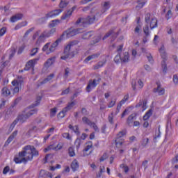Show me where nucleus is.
I'll return each instance as SVG.
<instances>
[{"label": "nucleus", "instance_id": "obj_1", "mask_svg": "<svg viewBox=\"0 0 178 178\" xmlns=\"http://www.w3.org/2000/svg\"><path fill=\"white\" fill-rule=\"evenodd\" d=\"M41 99V96L37 97L35 103L32 104L31 106L26 107L24 111H22V112L19 113L17 118L13 121V122L11 124V127H15V126L17 124L18 122H19V123L23 124L27 121V119H30V117L33 116V115H37L38 109L35 108V106H38L40 105Z\"/></svg>", "mask_w": 178, "mask_h": 178}, {"label": "nucleus", "instance_id": "obj_2", "mask_svg": "<svg viewBox=\"0 0 178 178\" xmlns=\"http://www.w3.org/2000/svg\"><path fill=\"white\" fill-rule=\"evenodd\" d=\"M38 155V152L35 150L34 147L27 145L24 147V151L19 152V157L14 159L15 163H26L27 161H31L33 156Z\"/></svg>", "mask_w": 178, "mask_h": 178}, {"label": "nucleus", "instance_id": "obj_3", "mask_svg": "<svg viewBox=\"0 0 178 178\" xmlns=\"http://www.w3.org/2000/svg\"><path fill=\"white\" fill-rule=\"evenodd\" d=\"M145 22L146 25L143 27V33L146 37H149L151 32H149V27L151 30L158 27V19L156 17H151L150 13H147L145 15Z\"/></svg>", "mask_w": 178, "mask_h": 178}, {"label": "nucleus", "instance_id": "obj_4", "mask_svg": "<svg viewBox=\"0 0 178 178\" xmlns=\"http://www.w3.org/2000/svg\"><path fill=\"white\" fill-rule=\"evenodd\" d=\"M159 52L163 59L161 61V67L163 69V72L166 73L168 72V65H166V60H168V55L166 54V49H165V46L163 44L159 49Z\"/></svg>", "mask_w": 178, "mask_h": 178}, {"label": "nucleus", "instance_id": "obj_5", "mask_svg": "<svg viewBox=\"0 0 178 178\" xmlns=\"http://www.w3.org/2000/svg\"><path fill=\"white\" fill-rule=\"evenodd\" d=\"M93 22H95V17H88V18H79L76 24L80 26V27H86V24H91Z\"/></svg>", "mask_w": 178, "mask_h": 178}, {"label": "nucleus", "instance_id": "obj_6", "mask_svg": "<svg viewBox=\"0 0 178 178\" xmlns=\"http://www.w3.org/2000/svg\"><path fill=\"white\" fill-rule=\"evenodd\" d=\"M73 47V43H70L65 47L64 49V55L61 56V59L65 60L67 59V58H73V51H72Z\"/></svg>", "mask_w": 178, "mask_h": 178}, {"label": "nucleus", "instance_id": "obj_7", "mask_svg": "<svg viewBox=\"0 0 178 178\" xmlns=\"http://www.w3.org/2000/svg\"><path fill=\"white\" fill-rule=\"evenodd\" d=\"M62 39L59 38L57 39L51 46L49 48H48V47H49V43H47L45 44V48H46V54L47 55H49V54H51V52H54V51H55V49H56V47H58V45H59V42H61Z\"/></svg>", "mask_w": 178, "mask_h": 178}, {"label": "nucleus", "instance_id": "obj_8", "mask_svg": "<svg viewBox=\"0 0 178 178\" xmlns=\"http://www.w3.org/2000/svg\"><path fill=\"white\" fill-rule=\"evenodd\" d=\"M80 33H83V31L81 29H74L73 28H71L68 30H67L63 35H65V34H66L67 38H70V37H73L74 35H76V34H80Z\"/></svg>", "mask_w": 178, "mask_h": 178}, {"label": "nucleus", "instance_id": "obj_9", "mask_svg": "<svg viewBox=\"0 0 178 178\" xmlns=\"http://www.w3.org/2000/svg\"><path fill=\"white\" fill-rule=\"evenodd\" d=\"M124 136H126V131H121L117 134L115 138V145L116 147H118V148L120 147H122L123 144V140H122L121 138L122 137H124Z\"/></svg>", "mask_w": 178, "mask_h": 178}, {"label": "nucleus", "instance_id": "obj_10", "mask_svg": "<svg viewBox=\"0 0 178 178\" xmlns=\"http://www.w3.org/2000/svg\"><path fill=\"white\" fill-rule=\"evenodd\" d=\"M99 81H101V79H98L97 80V79L90 80L86 87V91L88 92H90L91 90H94V88H95V87H97V86L99 84Z\"/></svg>", "mask_w": 178, "mask_h": 178}, {"label": "nucleus", "instance_id": "obj_11", "mask_svg": "<svg viewBox=\"0 0 178 178\" xmlns=\"http://www.w3.org/2000/svg\"><path fill=\"white\" fill-rule=\"evenodd\" d=\"M38 58H34L33 60H30L26 65L24 70H30V69H34V65L37 63Z\"/></svg>", "mask_w": 178, "mask_h": 178}, {"label": "nucleus", "instance_id": "obj_12", "mask_svg": "<svg viewBox=\"0 0 178 178\" xmlns=\"http://www.w3.org/2000/svg\"><path fill=\"white\" fill-rule=\"evenodd\" d=\"M91 148H92V142H88L85 149H83V156H87L91 154V151L89 153H87L91 149Z\"/></svg>", "mask_w": 178, "mask_h": 178}, {"label": "nucleus", "instance_id": "obj_13", "mask_svg": "<svg viewBox=\"0 0 178 178\" xmlns=\"http://www.w3.org/2000/svg\"><path fill=\"white\" fill-rule=\"evenodd\" d=\"M154 92L158 94V95H163L165 94V88L161 84L157 83V88L154 89Z\"/></svg>", "mask_w": 178, "mask_h": 178}, {"label": "nucleus", "instance_id": "obj_14", "mask_svg": "<svg viewBox=\"0 0 178 178\" xmlns=\"http://www.w3.org/2000/svg\"><path fill=\"white\" fill-rule=\"evenodd\" d=\"M132 86L134 90H136V87H138V88H143L144 87V83L141 79H137L134 82H132Z\"/></svg>", "mask_w": 178, "mask_h": 178}, {"label": "nucleus", "instance_id": "obj_15", "mask_svg": "<svg viewBox=\"0 0 178 178\" xmlns=\"http://www.w3.org/2000/svg\"><path fill=\"white\" fill-rule=\"evenodd\" d=\"M62 12H63V10L62 9L54 10L47 14V17H55V16H59Z\"/></svg>", "mask_w": 178, "mask_h": 178}, {"label": "nucleus", "instance_id": "obj_16", "mask_svg": "<svg viewBox=\"0 0 178 178\" xmlns=\"http://www.w3.org/2000/svg\"><path fill=\"white\" fill-rule=\"evenodd\" d=\"M17 136V131H15L11 135L8 137V140H6L5 145H9L12 141L15 139V138Z\"/></svg>", "mask_w": 178, "mask_h": 178}, {"label": "nucleus", "instance_id": "obj_17", "mask_svg": "<svg viewBox=\"0 0 178 178\" xmlns=\"http://www.w3.org/2000/svg\"><path fill=\"white\" fill-rule=\"evenodd\" d=\"M99 53H95L92 55L88 56L85 60L84 62L85 63H88L90 62V60H92V59H97V58L99 57Z\"/></svg>", "mask_w": 178, "mask_h": 178}, {"label": "nucleus", "instance_id": "obj_18", "mask_svg": "<svg viewBox=\"0 0 178 178\" xmlns=\"http://www.w3.org/2000/svg\"><path fill=\"white\" fill-rule=\"evenodd\" d=\"M140 106L143 108V111H144L147 109V100L146 99L140 100V102L136 105V108H140Z\"/></svg>", "mask_w": 178, "mask_h": 178}, {"label": "nucleus", "instance_id": "obj_19", "mask_svg": "<svg viewBox=\"0 0 178 178\" xmlns=\"http://www.w3.org/2000/svg\"><path fill=\"white\" fill-rule=\"evenodd\" d=\"M105 63H106V58L95 65L93 66L94 70H98V69H101V67H102L105 65Z\"/></svg>", "mask_w": 178, "mask_h": 178}, {"label": "nucleus", "instance_id": "obj_20", "mask_svg": "<svg viewBox=\"0 0 178 178\" xmlns=\"http://www.w3.org/2000/svg\"><path fill=\"white\" fill-rule=\"evenodd\" d=\"M130 60V55L129 52L126 51L123 54V56L121 57V62L126 63Z\"/></svg>", "mask_w": 178, "mask_h": 178}, {"label": "nucleus", "instance_id": "obj_21", "mask_svg": "<svg viewBox=\"0 0 178 178\" xmlns=\"http://www.w3.org/2000/svg\"><path fill=\"white\" fill-rule=\"evenodd\" d=\"M142 52L143 54H146V56H147L149 62H150L151 63H152V62H154V60L152 59V56L151 55V54L149 52H148L147 50H146L145 48H142Z\"/></svg>", "mask_w": 178, "mask_h": 178}, {"label": "nucleus", "instance_id": "obj_22", "mask_svg": "<svg viewBox=\"0 0 178 178\" xmlns=\"http://www.w3.org/2000/svg\"><path fill=\"white\" fill-rule=\"evenodd\" d=\"M73 14V13H72V11H70V10H68L65 14L61 16V19L62 20H69V19H70V17L72 16V15Z\"/></svg>", "mask_w": 178, "mask_h": 178}, {"label": "nucleus", "instance_id": "obj_23", "mask_svg": "<svg viewBox=\"0 0 178 178\" xmlns=\"http://www.w3.org/2000/svg\"><path fill=\"white\" fill-rule=\"evenodd\" d=\"M79 161L77 160H74L72 163H71V169L72 170L73 172H76L77 169H79Z\"/></svg>", "mask_w": 178, "mask_h": 178}, {"label": "nucleus", "instance_id": "obj_24", "mask_svg": "<svg viewBox=\"0 0 178 178\" xmlns=\"http://www.w3.org/2000/svg\"><path fill=\"white\" fill-rule=\"evenodd\" d=\"M23 17V15L22 14H17L15 15H13L10 18V22L12 23H15V22H17V20H20Z\"/></svg>", "mask_w": 178, "mask_h": 178}, {"label": "nucleus", "instance_id": "obj_25", "mask_svg": "<svg viewBox=\"0 0 178 178\" xmlns=\"http://www.w3.org/2000/svg\"><path fill=\"white\" fill-rule=\"evenodd\" d=\"M1 95H3V97H9V95H10V90H9V88H8V87H3L2 88Z\"/></svg>", "mask_w": 178, "mask_h": 178}, {"label": "nucleus", "instance_id": "obj_26", "mask_svg": "<svg viewBox=\"0 0 178 178\" xmlns=\"http://www.w3.org/2000/svg\"><path fill=\"white\" fill-rule=\"evenodd\" d=\"M102 6H103L102 12H103V13H104V12H106V10H108V9H109V8H111V2L105 1L103 3Z\"/></svg>", "mask_w": 178, "mask_h": 178}, {"label": "nucleus", "instance_id": "obj_27", "mask_svg": "<svg viewBox=\"0 0 178 178\" xmlns=\"http://www.w3.org/2000/svg\"><path fill=\"white\" fill-rule=\"evenodd\" d=\"M56 141H53L51 144L45 149V151H51V149H56Z\"/></svg>", "mask_w": 178, "mask_h": 178}, {"label": "nucleus", "instance_id": "obj_28", "mask_svg": "<svg viewBox=\"0 0 178 178\" xmlns=\"http://www.w3.org/2000/svg\"><path fill=\"white\" fill-rule=\"evenodd\" d=\"M138 24L136 26L134 31L136 34H140V31H141V27H143V24L140 23V20H138L137 22Z\"/></svg>", "mask_w": 178, "mask_h": 178}, {"label": "nucleus", "instance_id": "obj_29", "mask_svg": "<svg viewBox=\"0 0 178 178\" xmlns=\"http://www.w3.org/2000/svg\"><path fill=\"white\" fill-rule=\"evenodd\" d=\"M44 38H45V33H42L38 38L37 42H36V45H40L41 42H44Z\"/></svg>", "mask_w": 178, "mask_h": 178}, {"label": "nucleus", "instance_id": "obj_30", "mask_svg": "<svg viewBox=\"0 0 178 178\" xmlns=\"http://www.w3.org/2000/svg\"><path fill=\"white\" fill-rule=\"evenodd\" d=\"M76 105V103L74 102H72L67 104V106L64 108L65 111L67 112H69L71 109H73V107Z\"/></svg>", "mask_w": 178, "mask_h": 178}, {"label": "nucleus", "instance_id": "obj_31", "mask_svg": "<svg viewBox=\"0 0 178 178\" xmlns=\"http://www.w3.org/2000/svg\"><path fill=\"white\" fill-rule=\"evenodd\" d=\"M69 129H70V130H72L74 133H76V134H79L80 132L79 131V126L75 125V126H72V124L69 125Z\"/></svg>", "mask_w": 178, "mask_h": 178}, {"label": "nucleus", "instance_id": "obj_32", "mask_svg": "<svg viewBox=\"0 0 178 178\" xmlns=\"http://www.w3.org/2000/svg\"><path fill=\"white\" fill-rule=\"evenodd\" d=\"M59 23H60V21L59 19L52 20L49 23V26H50V27H56V26H58L59 24Z\"/></svg>", "mask_w": 178, "mask_h": 178}, {"label": "nucleus", "instance_id": "obj_33", "mask_svg": "<svg viewBox=\"0 0 178 178\" xmlns=\"http://www.w3.org/2000/svg\"><path fill=\"white\" fill-rule=\"evenodd\" d=\"M35 131H37V127L33 126V127H32L31 128L29 129V130L26 133V136L30 137V136H31L32 133H35Z\"/></svg>", "mask_w": 178, "mask_h": 178}, {"label": "nucleus", "instance_id": "obj_34", "mask_svg": "<svg viewBox=\"0 0 178 178\" xmlns=\"http://www.w3.org/2000/svg\"><path fill=\"white\" fill-rule=\"evenodd\" d=\"M152 115V110H149L145 115L143 116V120H148Z\"/></svg>", "mask_w": 178, "mask_h": 178}, {"label": "nucleus", "instance_id": "obj_35", "mask_svg": "<svg viewBox=\"0 0 178 178\" xmlns=\"http://www.w3.org/2000/svg\"><path fill=\"white\" fill-rule=\"evenodd\" d=\"M82 122L83 124H87L88 126H90L92 123L87 117L82 118Z\"/></svg>", "mask_w": 178, "mask_h": 178}, {"label": "nucleus", "instance_id": "obj_36", "mask_svg": "<svg viewBox=\"0 0 178 178\" xmlns=\"http://www.w3.org/2000/svg\"><path fill=\"white\" fill-rule=\"evenodd\" d=\"M83 140L80 138H76V140L74 142L75 146L76 149H79V148H80V145H81V144H83Z\"/></svg>", "mask_w": 178, "mask_h": 178}, {"label": "nucleus", "instance_id": "obj_37", "mask_svg": "<svg viewBox=\"0 0 178 178\" xmlns=\"http://www.w3.org/2000/svg\"><path fill=\"white\" fill-rule=\"evenodd\" d=\"M134 115L131 114L128 117V119L127 120L128 126H131L133 124V119H134Z\"/></svg>", "mask_w": 178, "mask_h": 178}, {"label": "nucleus", "instance_id": "obj_38", "mask_svg": "<svg viewBox=\"0 0 178 178\" xmlns=\"http://www.w3.org/2000/svg\"><path fill=\"white\" fill-rule=\"evenodd\" d=\"M89 126L94 129L96 133H99V128H98L95 122H92Z\"/></svg>", "mask_w": 178, "mask_h": 178}, {"label": "nucleus", "instance_id": "obj_39", "mask_svg": "<svg viewBox=\"0 0 178 178\" xmlns=\"http://www.w3.org/2000/svg\"><path fill=\"white\" fill-rule=\"evenodd\" d=\"M68 3H69L67 1L61 0L59 3V8L60 9H63L64 8H66L67 6Z\"/></svg>", "mask_w": 178, "mask_h": 178}, {"label": "nucleus", "instance_id": "obj_40", "mask_svg": "<svg viewBox=\"0 0 178 178\" xmlns=\"http://www.w3.org/2000/svg\"><path fill=\"white\" fill-rule=\"evenodd\" d=\"M67 111L66 110H65V108L63 109L62 111H60L58 115V119H63V118H65V116H66V113Z\"/></svg>", "mask_w": 178, "mask_h": 178}, {"label": "nucleus", "instance_id": "obj_41", "mask_svg": "<svg viewBox=\"0 0 178 178\" xmlns=\"http://www.w3.org/2000/svg\"><path fill=\"white\" fill-rule=\"evenodd\" d=\"M55 63V57H52L49 58L47 62H46V65L47 66H51V65H54V63Z\"/></svg>", "mask_w": 178, "mask_h": 178}, {"label": "nucleus", "instance_id": "obj_42", "mask_svg": "<svg viewBox=\"0 0 178 178\" xmlns=\"http://www.w3.org/2000/svg\"><path fill=\"white\" fill-rule=\"evenodd\" d=\"M92 36V32H88L83 35L82 38H83V40H88Z\"/></svg>", "mask_w": 178, "mask_h": 178}, {"label": "nucleus", "instance_id": "obj_43", "mask_svg": "<svg viewBox=\"0 0 178 178\" xmlns=\"http://www.w3.org/2000/svg\"><path fill=\"white\" fill-rule=\"evenodd\" d=\"M172 16H173V14L172 13V10H168V12L165 14L166 20H169V19H172Z\"/></svg>", "mask_w": 178, "mask_h": 178}, {"label": "nucleus", "instance_id": "obj_44", "mask_svg": "<svg viewBox=\"0 0 178 178\" xmlns=\"http://www.w3.org/2000/svg\"><path fill=\"white\" fill-rule=\"evenodd\" d=\"M127 99H129V95H126L124 98L120 102V104L118 105H120L122 106V105H124V104L126 103V101H127Z\"/></svg>", "mask_w": 178, "mask_h": 178}, {"label": "nucleus", "instance_id": "obj_45", "mask_svg": "<svg viewBox=\"0 0 178 178\" xmlns=\"http://www.w3.org/2000/svg\"><path fill=\"white\" fill-rule=\"evenodd\" d=\"M68 154L70 156H74V155H76V153H74V149L72 147H69Z\"/></svg>", "mask_w": 178, "mask_h": 178}, {"label": "nucleus", "instance_id": "obj_46", "mask_svg": "<svg viewBox=\"0 0 178 178\" xmlns=\"http://www.w3.org/2000/svg\"><path fill=\"white\" fill-rule=\"evenodd\" d=\"M148 141H149V140L148 139V138H143L141 141V145L143 147H147V145H148Z\"/></svg>", "mask_w": 178, "mask_h": 178}, {"label": "nucleus", "instance_id": "obj_47", "mask_svg": "<svg viewBox=\"0 0 178 178\" xmlns=\"http://www.w3.org/2000/svg\"><path fill=\"white\" fill-rule=\"evenodd\" d=\"M122 60V57L120 56V54H117L115 57L114 58V62L115 63H119Z\"/></svg>", "mask_w": 178, "mask_h": 178}, {"label": "nucleus", "instance_id": "obj_48", "mask_svg": "<svg viewBox=\"0 0 178 178\" xmlns=\"http://www.w3.org/2000/svg\"><path fill=\"white\" fill-rule=\"evenodd\" d=\"M56 108H51L50 110V116L51 118H54V116H55V115H56Z\"/></svg>", "mask_w": 178, "mask_h": 178}, {"label": "nucleus", "instance_id": "obj_49", "mask_svg": "<svg viewBox=\"0 0 178 178\" xmlns=\"http://www.w3.org/2000/svg\"><path fill=\"white\" fill-rule=\"evenodd\" d=\"M121 108H122V106L120 104H118L115 112L113 113L114 116H116V115H118V113H119L120 112Z\"/></svg>", "mask_w": 178, "mask_h": 178}, {"label": "nucleus", "instance_id": "obj_50", "mask_svg": "<svg viewBox=\"0 0 178 178\" xmlns=\"http://www.w3.org/2000/svg\"><path fill=\"white\" fill-rule=\"evenodd\" d=\"M60 168H62V165H60V164H57L56 167H54V166L49 167V170H51L52 172H54L55 169H60Z\"/></svg>", "mask_w": 178, "mask_h": 178}, {"label": "nucleus", "instance_id": "obj_51", "mask_svg": "<svg viewBox=\"0 0 178 178\" xmlns=\"http://www.w3.org/2000/svg\"><path fill=\"white\" fill-rule=\"evenodd\" d=\"M54 130H55L54 127H51V128H49V129H47V133L49 134V135L47 137V138H49V136H51V134H52L54 133Z\"/></svg>", "mask_w": 178, "mask_h": 178}, {"label": "nucleus", "instance_id": "obj_52", "mask_svg": "<svg viewBox=\"0 0 178 178\" xmlns=\"http://www.w3.org/2000/svg\"><path fill=\"white\" fill-rule=\"evenodd\" d=\"M63 137L67 140H72V137H70V134L69 133H63Z\"/></svg>", "mask_w": 178, "mask_h": 178}, {"label": "nucleus", "instance_id": "obj_53", "mask_svg": "<svg viewBox=\"0 0 178 178\" xmlns=\"http://www.w3.org/2000/svg\"><path fill=\"white\" fill-rule=\"evenodd\" d=\"M38 52V48H33L31 51V56H34Z\"/></svg>", "mask_w": 178, "mask_h": 178}, {"label": "nucleus", "instance_id": "obj_54", "mask_svg": "<svg viewBox=\"0 0 178 178\" xmlns=\"http://www.w3.org/2000/svg\"><path fill=\"white\" fill-rule=\"evenodd\" d=\"M107 158H108V154L104 153L100 158L99 161L100 162H104V161H105V159H106Z\"/></svg>", "mask_w": 178, "mask_h": 178}, {"label": "nucleus", "instance_id": "obj_55", "mask_svg": "<svg viewBox=\"0 0 178 178\" xmlns=\"http://www.w3.org/2000/svg\"><path fill=\"white\" fill-rule=\"evenodd\" d=\"M6 33V27H3L0 29V37H2Z\"/></svg>", "mask_w": 178, "mask_h": 178}, {"label": "nucleus", "instance_id": "obj_56", "mask_svg": "<svg viewBox=\"0 0 178 178\" xmlns=\"http://www.w3.org/2000/svg\"><path fill=\"white\" fill-rule=\"evenodd\" d=\"M116 104L115 100H112L108 104V108H113Z\"/></svg>", "mask_w": 178, "mask_h": 178}, {"label": "nucleus", "instance_id": "obj_57", "mask_svg": "<svg viewBox=\"0 0 178 178\" xmlns=\"http://www.w3.org/2000/svg\"><path fill=\"white\" fill-rule=\"evenodd\" d=\"M6 66H9V60H6L1 65V69H4V67H6Z\"/></svg>", "mask_w": 178, "mask_h": 178}, {"label": "nucleus", "instance_id": "obj_58", "mask_svg": "<svg viewBox=\"0 0 178 178\" xmlns=\"http://www.w3.org/2000/svg\"><path fill=\"white\" fill-rule=\"evenodd\" d=\"M19 91H20V88H19V86H15V87L13 88V95L17 94V92H19Z\"/></svg>", "mask_w": 178, "mask_h": 178}, {"label": "nucleus", "instance_id": "obj_59", "mask_svg": "<svg viewBox=\"0 0 178 178\" xmlns=\"http://www.w3.org/2000/svg\"><path fill=\"white\" fill-rule=\"evenodd\" d=\"M9 170H10V168L9 166H6L3 168V175H6V173H8V172H9Z\"/></svg>", "mask_w": 178, "mask_h": 178}, {"label": "nucleus", "instance_id": "obj_60", "mask_svg": "<svg viewBox=\"0 0 178 178\" xmlns=\"http://www.w3.org/2000/svg\"><path fill=\"white\" fill-rule=\"evenodd\" d=\"M115 115H113V113H111V115L108 116V122L111 124L113 123V117Z\"/></svg>", "mask_w": 178, "mask_h": 178}, {"label": "nucleus", "instance_id": "obj_61", "mask_svg": "<svg viewBox=\"0 0 178 178\" xmlns=\"http://www.w3.org/2000/svg\"><path fill=\"white\" fill-rule=\"evenodd\" d=\"M54 74H51L49 76H48L46 79L45 81H51V79H53V77H54Z\"/></svg>", "mask_w": 178, "mask_h": 178}, {"label": "nucleus", "instance_id": "obj_62", "mask_svg": "<svg viewBox=\"0 0 178 178\" xmlns=\"http://www.w3.org/2000/svg\"><path fill=\"white\" fill-rule=\"evenodd\" d=\"M22 101V97H17L14 101V105H17Z\"/></svg>", "mask_w": 178, "mask_h": 178}, {"label": "nucleus", "instance_id": "obj_63", "mask_svg": "<svg viewBox=\"0 0 178 178\" xmlns=\"http://www.w3.org/2000/svg\"><path fill=\"white\" fill-rule=\"evenodd\" d=\"M56 149H62L63 148V143H60L56 146Z\"/></svg>", "mask_w": 178, "mask_h": 178}, {"label": "nucleus", "instance_id": "obj_64", "mask_svg": "<svg viewBox=\"0 0 178 178\" xmlns=\"http://www.w3.org/2000/svg\"><path fill=\"white\" fill-rule=\"evenodd\" d=\"M173 83H175V84L178 83V77L177 75H174L173 76Z\"/></svg>", "mask_w": 178, "mask_h": 178}]
</instances>
